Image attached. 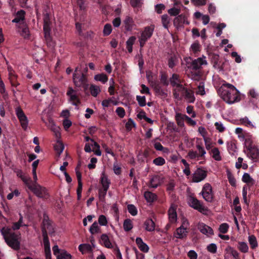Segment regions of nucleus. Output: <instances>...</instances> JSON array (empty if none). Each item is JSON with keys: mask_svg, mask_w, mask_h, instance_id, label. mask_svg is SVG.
Returning a JSON list of instances; mask_svg holds the SVG:
<instances>
[{"mask_svg": "<svg viewBox=\"0 0 259 259\" xmlns=\"http://www.w3.org/2000/svg\"><path fill=\"white\" fill-rule=\"evenodd\" d=\"M218 93L221 98L226 103L232 104L240 100L239 91L232 84L223 81L218 90Z\"/></svg>", "mask_w": 259, "mask_h": 259, "instance_id": "obj_1", "label": "nucleus"}, {"mask_svg": "<svg viewBox=\"0 0 259 259\" xmlns=\"http://www.w3.org/2000/svg\"><path fill=\"white\" fill-rule=\"evenodd\" d=\"M1 232L7 244L14 250H17L20 248V237L15 234L12 230L8 227H3Z\"/></svg>", "mask_w": 259, "mask_h": 259, "instance_id": "obj_2", "label": "nucleus"}, {"mask_svg": "<svg viewBox=\"0 0 259 259\" xmlns=\"http://www.w3.org/2000/svg\"><path fill=\"white\" fill-rule=\"evenodd\" d=\"M43 243L45 249L46 259H51V253L49 240L47 236V232L52 230V227L50 221L44 219L43 221Z\"/></svg>", "mask_w": 259, "mask_h": 259, "instance_id": "obj_3", "label": "nucleus"}, {"mask_svg": "<svg viewBox=\"0 0 259 259\" xmlns=\"http://www.w3.org/2000/svg\"><path fill=\"white\" fill-rule=\"evenodd\" d=\"M73 80L77 87H82L85 90L88 88V81L85 75L81 72H78L77 68L75 69L73 73Z\"/></svg>", "mask_w": 259, "mask_h": 259, "instance_id": "obj_4", "label": "nucleus"}, {"mask_svg": "<svg viewBox=\"0 0 259 259\" xmlns=\"http://www.w3.org/2000/svg\"><path fill=\"white\" fill-rule=\"evenodd\" d=\"M100 183L101 184L102 187L99 190V196L100 199L103 200L106 195L107 192L111 183L110 180L104 172H102L101 174Z\"/></svg>", "mask_w": 259, "mask_h": 259, "instance_id": "obj_5", "label": "nucleus"}, {"mask_svg": "<svg viewBox=\"0 0 259 259\" xmlns=\"http://www.w3.org/2000/svg\"><path fill=\"white\" fill-rule=\"evenodd\" d=\"M27 187L39 198L47 199L48 197L47 189L38 184H31L30 183V184L28 185Z\"/></svg>", "mask_w": 259, "mask_h": 259, "instance_id": "obj_6", "label": "nucleus"}, {"mask_svg": "<svg viewBox=\"0 0 259 259\" xmlns=\"http://www.w3.org/2000/svg\"><path fill=\"white\" fill-rule=\"evenodd\" d=\"M189 226L188 221L183 218L182 220L181 226L177 229L174 235V237L178 239H184L186 237L187 235V229Z\"/></svg>", "mask_w": 259, "mask_h": 259, "instance_id": "obj_7", "label": "nucleus"}, {"mask_svg": "<svg viewBox=\"0 0 259 259\" xmlns=\"http://www.w3.org/2000/svg\"><path fill=\"white\" fill-rule=\"evenodd\" d=\"M154 29V25L146 27L143 31L142 32L141 37L139 39L140 45L141 47H143L146 41L149 39Z\"/></svg>", "mask_w": 259, "mask_h": 259, "instance_id": "obj_8", "label": "nucleus"}, {"mask_svg": "<svg viewBox=\"0 0 259 259\" xmlns=\"http://www.w3.org/2000/svg\"><path fill=\"white\" fill-rule=\"evenodd\" d=\"M188 203L191 207L198 210L201 213L204 214L207 211V208L201 204L199 200L193 197H189L188 199Z\"/></svg>", "mask_w": 259, "mask_h": 259, "instance_id": "obj_9", "label": "nucleus"}, {"mask_svg": "<svg viewBox=\"0 0 259 259\" xmlns=\"http://www.w3.org/2000/svg\"><path fill=\"white\" fill-rule=\"evenodd\" d=\"M16 113L20 122L22 127L24 130H26L27 128L28 125V120L27 117L22 110L20 108H16Z\"/></svg>", "mask_w": 259, "mask_h": 259, "instance_id": "obj_10", "label": "nucleus"}, {"mask_svg": "<svg viewBox=\"0 0 259 259\" xmlns=\"http://www.w3.org/2000/svg\"><path fill=\"white\" fill-rule=\"evenodd\" d=\"M201 194L203 198L207 202H211L213 199L212 188L210 184H205L201 191Z\"/></svg>", "mask_w": 259, "mask_h": 259, "instance_id": "obj_11", "label": "nucleus"}, {"mask_svg": "<svg viewBox=\"0 0 259 259\" xmlns=\"http://www.w3.org/2000/svg\"><path fill=\"white\" fill-rule=\"evenodd\" d=\"M207 64L206 57L202 56L201 57L198 58L192 61L191 65L188 66L194 70H197L200 69L202 65H206Z\"/></svg>", "mask_w": 259, "mask_h": 259, "instance_id": "obj_12", "label": "nucleus"}, {"mask_svg": "<svg viewBox=\"0 0 259 259\" xmlns=\"http://www.w3.org/2000/svg\"><path fill=\"white\" fill-rule=\"evenodd\" d=\"M206 171L201 168H197L192 176V182L195 183L200 182L206 177Z\"/></svg>", "mask_w": 259, "mask_h": 259, "instance_id": "obj_13", "label": "nucleus"}, {"mask_svg": "<svg viewBox=\"0 0 259 259\" xmlns=\"http://www.w3.org/2000/svg\"><path fill=\"white\" fill-rule=\"evenodd\" d=\"M247 150H248L247 156L249 158L254 161H256L259 159V149L257 148L248 146L247 147Z\"/></svg>", "mask_w": 259, "mask_h": 259, "instance_id": "obj_14", "label": "nucleus"}, {"mask_svg": "<svg viewBox=\"0 0 259 259\" xmlns=\"http://www.w3.org/2000/svg\"><path fill=\"white\" fill-rule=\"evenodd\" d=\"M187 90V89L184 88L181 84L178 86H176L174 89V96L175 98L177 101H181L184 96Z\"/></svg>", "mask_w": 259, "mask_h": 259, "instance_id": "obj_15", "label": "nucleus"}, {"mask_svg": "<svg viewBox=\"0 0 259 259\" xmlns=\"http://www.w3.org/2000/svg\"><path fill=\"white\" fill-rule=\"evenodd\" d=\"M189 22L187 20V18L183 15H179L176 17L174 20V25L177 28L182 27L184 24H189Z\"/></svg>", "mask_w": 259, "mask_h": 259, "instance_id": "obj_16", "label": "nucleus"}, {"mask_svg": "<svg viewBox=\"0 0 259 259\" xmlns=\"http://www.w3.org/2000/svg\"><path fill=\"white\" fill-rule=\"evenodd\" d=\"M177 205L171 204L169 208L168 214L169 221L171 223H176L177 221V214L176 212Z\"/></svg>", "mask_w": 259, "mask_h": 259, "instance_id": "obj_17", "label": "nucleus"}, {"mask_svg": "<svg viewBox=\"0 0 259 259\" xmlns=\"http://www.w3.org/2000/svg\"><path fill=\"white\" fill-rule=\"evenodd\" d=\"M198 229L203 234L208 236H211L213 234L212 229L207 225L201 223H199L198 225Z\"/></svg>", "mask_w": 259, "mask_h": 259, "instance_id": "obj_18", "label": "nucleus"}, {"mask_svg": "<svg viewBox=\"0 0 259 259\" xmlns=\"http://www.w3.org/2000/svg\"><path fill=\"white\" fill-rule=\"evenodd\" d=\"M162 183V179L158 175L153 176L149 181V187L156 188Z\"/></svg>", "mask_w": 259, "mask_h": 259, "instance_id": "obj_19", "label": "nucleus"}, {"mask_svg": "<svg viewBox=\"0 0 259 259\" xmlns=\"http://www.w3.org/2000/svg\"><path fill=\"white\" fill-rule=\"evenodd\" d=\"M136 242L138 248L141 251L144 253H147L149 251V247L148 245L143 242L141 238L137 237L136 239Z\"/></svg>", "mask_w": 259, "mask_h": 259, "instance_id": "obj_20", "label": "nucleus"}, {"mask_svg": "<svg viewBox=\"0 0 259 259\" xmlns=\"http://www.w3.org/2000/svg\"><path fill=\"white\" fill-rule=\"evenodd\" d=\"M100 243L102 245L108 248H114V244H112L106 234H102L101 236Z\"/></svg>", "mask_w": 259, "mask_h": 259, "instance_id": "obj_21", "label": "nucleus"}, {"mask_svg": "<svg viewBox=\"0 0 259 259\" xmlns=\"http://www.w3.org/2000/svg\"><path fill=\"white\" fill-rule=\"evenodd\" d=\"M69 98L70 101H76L79 102V99L77 96L76 91L74 90L72 87H69L66 93Z\"/></svg>", "mask_w": 259, "mask_h": 259, "instance_id": "obj_22", "label": "nucleus"}, {"mask_svg": "<svg viewBox=\"0 0 259 259\" xmlns=\"http://www.w3.org/2000/svg\"><path fill=\"white\" fill-rule=\"evenodd\" d=\"M125 28L128 31H131L136 27V24L134 23L133 19L127 16L124 20Z\"/></svg>", "mask_w": 259, "mask_h": 259, "instance_id": "obj_23", "label": "nucleus"}, {"mask_svg": "<svg viewBox=\"0 0 259 259\" xmlns=\"http://www.w3.org/2000/svg\"><path fill=\"white\" fill-rule=\"evenodd\" d=\"M144 227L146 231L152 232L155 230V223L151 219H148L144 222Z\"/></svg>", "mask_w": 259, "mask_h": 259, "instance_id": "obj_24", "label": "nucleus"}, {"mask_svg": "<svg viewBox=\"0 0 259 259\" xmlns=\"http://www.w3.org/2000/svg\"><path fill=\"white\" fill-rule=\"evenodd\" d=\"M183 97L185 98L187 102L189 103H194L195 100L194 93L190 90H187Z\"/></svg>", "mask_w": 259, "mask_h": 259, "instance_id": "obj_25", "label": "nucleus"}, {"mask_svg": "<svg viewBox=\"0 0 259 259\" xmlns=\"http://www.w3.org/2000/svg\"><path fill=\"white\" fill-rule=\"evenodd\" d=\"M50 127L51 130L55 133L56 137H60V128L57 126L54 121L52 119L49 120Z\"/></svg>", "mask_w": 259, "mask_h": 259, "instance_id": "obj_26", "label": "nucleus"}, {"mask_svg": "<svg viewBox=\"0 0 259 259\" xmlns=\"http://www.w3.org/2000/svg\"><path fill=\"white\" fill-rule=\"evenodd\" d=\"M93 248H94L89 244H81L78 246L79 250L83 254L92 251Z\"/></svg>", "mask_w": 259, "mask_h": 259, "instance_id": "obj_27", "label": "nucleus"}, {"mask_svg": "<svg viewBox=\"0 0 259 259\" xmlns=\"http://www.w3.org/2000/svg\"><path fill=\"white\" fill-rule=\"evenodd\" d=\"M17 175L20 177L23 182L26 184L27 186L31 183V179L30 178L25 176L21 170H18L16 171Z\"/></svg>", "mask_w": 259, "mask_h": 259, "instance_id": "obj_28", "label": "nucleus"}, {"mask_svg": "<svg viewBox=\"0 0 259 259\" xmlns=\"http://www.w3.org/2000/svg\"><path fill=\"white\" fill-rule=\"evenodd\" d=\"M54 148L56 152L57 153L58 156H60L64 149V146L62 142L59 140H58L54 145Z\"/></svg>", "mask_w": 259, "mask_h": 259, "instance_id": "obj_29", "label": "nucleus"}, {"mask_svg": "<svg viewBox=\"0 0 259 259\" xmlns=\"http://www.w3.org/2000/svg\"><path fill=\"white\" fill-rule=\"evenodd\" d=\"M25 12L23 10L18 11L16 18L12 20L13 23H19L24 19Z\"/></svg>", "mask_w": 259, "mask_h": 259, "instance_id": "obj_30", "label": "nucleus"}, {"mask_svg": "<svg viewBox=\"0 0 259 259\" xmlns=\"http://www.w3.org/2000/svg\"><path fill=\"white\" fill-rule=\"evenodd\" d=\"M144 197L148 202H153L156 199V195L151 192L146 191L144 193Z\"/></svg>", "mask_w": 259, "mask_h": 259, "instance_id": "obj_31", "label": "nucleus"}, {"mask_svg": "<svg viewBox=\"0 0 259 259\" xmlns=\"http://www.w3.org/2000/svg\"><path fill=\"white\" fill-rule=\"evenodd\" d=\"M242 180L244 183L248 185H253L254 183V180L251 177L248 173H244L242 176Z\"/></svg>", "mask_w": 259, "mask_h": 259, "instance_id": "obj_32", "label": "nucleus"}, {"mask_svg": "<svg viewBox=\"0 0 259 259\" xmlns=\"http://www.w3.org/2000/svg\"><path fill=\"white\" fill-rule=\"evenodd\" d=\"M89 231L91 234L93 235L100 232V227L98 223L95 222L91 226Z\"/></svg>", "mask_w": 259, "mask_h": 259, "instance_id": "obj_33", "label": "nucleus"}, {"mask_svg": "<svg viewBox=\"0 0 259 259\" xmlns=\"http://www.w3.org/2000/svg\"><path fill=\"white\" fill-rule=\"evenodd\" d=\"M179 78V75L174 74L170 79V84L172 85L174 89L176 86H178L181 84V82Z\"/></svg>", "mask_w": 259, "mask_h": 259, "instance_id": "obj_34", "label": "nucleus"}, {"mask_svg": "<svg viewBox=\"0 0 259 259\" xmlns=\"http://www.w3.org/2000/svg\"><path fill=\"white\" fill-rule=\"evenodd\" d=\"M90 90L91 95L94 97H96L101 92L100 87L94 84L90 86Z\"/></svg>", "mask_w": 259, "mask_h": 259, "instance_id": "obj_35", "label": "nucleus"}, {"mask_svg": "<svg viewBox=\"0 0 259 259\" xmlns=\"http://www.w3.org/2000/svg\"><path fill=\"white\" fill-rule=\"evenodd\" d=\"M94 79L96 81H100L103 83H105L108 80V77L106 74L101 73L95 75Z\"/></svg>", "mask_w": 259, "mask_h": 259, "instance_id": "obj_36", "label": "nucleus"}, {"mask_svg": "<svg viewBox=\"0 0 259 259\" xmlns=\"http://www.w3.org/2000/svg\"><path fill=\"white\" fill-rule=\"evenodd\" d=\"M226 253L232 255L235 259H239L238 252L232 247L228 246L225 249Z\"/></svg>", "mask_w": 259, "mask_h": 259, "instance_id": "obj_37", "label": "nucleus"}, {"mask_svg": "<svg viewBox=\"0 0 259 259\" xmlns=\"http://www.w3.org/2000/svg\"><path fill=\"white\" fill-rule=\"evenodd\" d=\"M212 158L217 160L220 161L222 159L220 155V152L218 148H214L211 150Z\"/></svg>", "mask_w": 259, "mask_h": 259, "instance_id": "obj_38", "label": "nucleus"}, {"mask_svg": "<svg viewBox=\"0 0 259 259\" xmlns=\"http://www.w3.org/2000/svg\"><path fill=\"white\" fill-rule=\"evenodd\" d=\"M179 62V57L176 55L171 56L168 60V66L172 68Z\"/></svg>", "mask_w": 259, "mask_h": 259, "instance_id": "obj_39", "label": "nucleus"}, {"mask_svg": "<svg viewBox=\"0 0 259 259\" xmlns=\"http://www.w3.org/2000/svg\"><path fill=\"white\" fill-rule=\"evenodd\" d=\"M123 229L125 231L128 232L132 229L133 225L132 221L130 219L125 220L123 224Z\"/></svg>", "mask_w": 259, "mask_h": 259, "instance_id": "obj_40", "label": "nucleus"}, {"mask_svg": "<svg viewBox=\"0 0 259 259\" xmlns=\"http://www.w3.org/2000/svg\"><path fill=\"white\" fill-rule=\"evenodd\" d=\"M248 242L252 249L256 248L258 246L256 238L253 235H251L248 237Z\"/></svg>", "mask_w": 259, "mask_h": 259, "instance_id": "obj_41", "label": "nucleus"}, {"mask_svg": "<svg viewBox=\"0 0 259 259\" xmlns=\"http://www.w3.org/2000/svg\"><path fill=\"white\" fill-rule=\"evenodd\" d=\"M240 121L241 124L245 125L246 126L250 127L252 128H255V126L252 123V122L249 120L247 117H244L240 119Z\"/></svg>", "mask_w": 259, "mask_h": 259, "instance_id": "obj_42", "label": "nucleus"}, {"mask_svg": "<svg viewBox=\"0 0 259 259\" xmlns=\"http://www.w3.org/2000/svg\"><path fill=\"white\" fill-rule=\"evenodd\" d=\"M238 248L240 251L243 253L247 252L249 249L247 243L244 242H239L238 243Z\"/></svg>", "mask_w": 259, "mask_h": 259, "instance_id": "obj_43", "label": "nucleus"}, {"mask_svg": "<svg viewBox=\"0 0 259 259\" xmlns=\"http://www.w3.org/2000/svg\"><path fill=\"white\" fill-rule=\"evenodd\" d=\"M20 217L19 220L18 222L14 223L12 226V229L13 230H18L20 227L23 226H25L23 224V217L21 214H20Z\"/></svg>", "mask_w": 259, "mask_h": 259, "instance_id": "obj_44", "label": "nucleus"}, {"mask_svg": "<svg viewBox=\"0 0 259 259\" xmlns=\"http://www.w3.org/2000/svg\"><path fill=\"white\" fill-rule=\"evenodd\" d=\"M70 254L67 252L65 250H62L60 254L57 255V259H71Z\"/></svg>", "mask_w": 259, "mask_h": 259, "instance_id": "obj_45", "label": "nucleus"}, {"mask_svg": "<svg viewBox=\"0 0 259 259\" xmlns=\"http://www.w3.org/2000/svg\"><path fill=\"white\" fill-rule=\"evenodd\" d=\"M227 148L229 152L231 154H234L236 151V146L233 142L227 143Z\"/></svg>", "mask_w": 259, "mask_h": 259, "instance_id": "obj_46", "label": "nucleus"}, {"mask_svg": "<svg viewBox=\"0 0 259 259\" xmlns=\"http://www.w3.org/2000/svg\"><path fill=\"white\" fill-rule=\"evenodd\" d=\"M44 30L45 32V36L47 40L50 39V28L48 22L46 20H45L44 25Z\"/></svg>", "mask_w": 259, "mask_h": 259, "instance_id": "obj_47", "label": "nucleus"}, {"mask_svg": "<svg viewBox=\"0 0 259 259\" xmlns=\"http://www.w3.org/2000/svg\"><path fill=\"white\" fill-rule=\"evenodd\" d=\"M197 150V153L200 157H203L206 154V151L204 148L200 144H197L196 146Z\"/></svg>", "mask_w": 259, "mask_h": 259, "instance_id": "obj_48", "label": "nucleus"}, {"mask_svg": "<svg viewBox=\"0 0 259 259\" xmlns=\"http://www.w3.org/2000/svg\"><path fill=\"white\" fill-rule=\"evenodd\" d=\"M127 210L128 212L133 216H135L138 213L137 209L133 204H128Z\"/></svg>", "mask_w": 259, "mask_h": 259, "instance_id": "obj_49", "label": "nucleus"}, {"mask_svg": "<svg viewBox=\"0 0 259 259\" xmlns=\"http://www.w3.org/2000/svg\"><path fill=\"white\" fill-rule=\"evenodd\" d=\"M161 21L163 26L165 28H168V24L170 22L169 17L167 15H163L161 16Z\"/></svg>", "mask_w": 259, "mask_h": 259, "instance_id": "obj_50", "label": "nucleus"}, {"mask_svg": "<svg viewBox=\"0 0 259 259\" xmlns=\"http://www.w3.org/2000/svg\"><path fill=\"white\" fill-rule=\"evenodd\" d=\"M98 222L101 226H106L108 224L107 219L104 215H100L99 217Z\"/></svg>", "mask_w": 259, "mask_h": 259, "instance_id": "obj_51", "label": "nucleus"}, {"mask_svg": "<svg viewBox=\"0 0 259 259\" xmlns=\"http://www.w3.org/2000/svg\"><path fill=\"white\" fill-rule=\"evenodd\" d=\"M153 162L156 165L161 166L165 163V161L163 158L161 157H158L154 159L153 161Z\"/></svg>", "mask_w": 259, "mask_h": 259, "instance_id": "obj_52", "label": "nucleus"}, {"mask_svg": "<svg viewBox=\"0 0 259 259\" xmlns=\"http://www.w3.org/2000/svg\"><path fill=\"white\" fill-rule=\"evenodd\" d=\"M112 27L110 24H106L103 29V34L105 36L109 35L112 32Z\"/></svg>", "mask_w": 259, "mask_h": 259, "instance_id": "obj_53", "label": "nucleus"}, {"mask_svg": "<svg viewBox=\"0 0 259 259\" xmlns=\"http://www.w3.org/2000/svg\"><path fill=\"white\" fill-rule=\"evenodd\" d=\"M187 113L190 115L191 118H195L196 116V114L194 111V108L192 106H188L186 108Z\"/></svg>", "mask_w": 259, "mask_h": 259, "instance_id": "obj_54", "label": "nucleus"}, {"mask_svg": "<svg viewBox=\"0 0 259 259\" xmlns=\"http://www.w3.org/2000/svg\"><path fill=\"white\" fill-rule=\"evenodd\" d=\"M197 94L204 95L205 94L204 90V84L203 82H200L198 86V90L196 92Z\"/></svg>", "mask_w": 259, "mask_h": 259, "instance_id": "obj_55", "label": "nucleus"}, {"mask_svg": "<svg viewBox=\"0 0 259 259\" xmlns=\"http://www.w3.org/2000/svg\"><path fill=\"white\" fill-rule=\"evenodd\" d=\"M227 177L230 184L232 186H235L236 185V180L233 175L229 171H227Z\"/></svg>", "mask_w": 259, "mask_h": 259, "instance_id": "obj_56", "label": "nucleus"}, {"mask_svg": "<svg viewBox=\"0 0 259 259\" xmlns=\"http://www.w3.org/2000/svg\"><path fill=\"white\" fill-rule=\"evenodd\" d=\"M136 126V123L131 118L128 119L127 122L125 124L126 128L127 130H131L133 127Z\"/></svg>", "mask_w": 259, "mask_h": 259, "instance_id": "obj_57", "label": "nucleus"}, {"mask_svg": "<svg viewBox=\"0 0 259 259\" xmlns=\"http://www.w3.org/2000/svg\"><path fill=\"white\" fill-rule=\"evenodd\" d=\"M137 100L140 106L143 107L146 105V98L145 96H137Z\"/></svg>", "mask_w": 259, "mask_h": 259, "instance_id": "obj_58", "label": "nucleus"}, {"mask_svg": "<svg viewBox=\"0 0 259 259\" xmlns=\"http://www.w3.org/2000/svg\"><path fill=\"white\" fill-rule=\"evenodd\" d=\"M229 229V225L227 223L222 224L219 227V231L223 234L226 233Z\"/></svg>", "mask_w": 259, "mask_h": 259, "instance_id": "obj_59", "label": "nucleus"}, {"mask_svg": "<svg viewBox=\"0 0 259 259\" xmlns=\"http://www.w3.org/2000/svg\"><path fill=\"white\" fill-rule=\"evenodd\" d=\"M168 12L169 14L171 16H175L178 15L180 13V9L177 8H172L168 10Z\"/></svg>", "mask_w": 259, "mask_h": 259, "instance_id": "obj_60", "label": "nucleus"}, {"mask_svg": "<svg viewBox=\"0 0 259 259\" xmlns=\"http://www.w3.org/2000/svg\"><path fill=\"white\" fill-rule=\"evenodd\" d=\"M188 156L192 159L199 158L200 157L197 151L191 150L189 152Z\"/></svg>", "mask_w": 259, "mask_h": 259, "instance_id": "obj_61", "label": "nucleus"}, {"mask_svg": "<svg viewBox=\"0 0 259 259\" xmlns=\"http://www.w3.org/2000/svg\"><path fill=\"white\" fill-rule=\"evenodd\" d=\"M116 113L120 118H123L125 114L124 109L122 107H117L116 109Z\"/></svg>", "mask_w": 259, "mask_h": 259, "instance_id": "obj_62", "label": "nucleus"}, {"mask_svg": "<svg viewBox=\"0 0 259 259\" xmlns=\"http://www.w3.org/2000/svg\"><path fill=\"white\" fill-rule=\"evenodd\" d=\"M214 125L215 128L218 130L220 132H223L225 130V127L224 126L223 123L221 122H216L214 123Z\"/></svg>", "mask_w": 259, "mask_h": 259, "instance_id": "obj_63", "label": "nucleus"}, {"mask_svg": "<svg viewBox=\"0 0 259 259\" xmlns=\"http://www.w3.org/2000/svg\"><path fill=\"white\" fill-rule=\"evenodd\" d=\"M207 249L210 252L214 253L217 251V246L215 244L211 243L208 245Z\"/></svg>", "mask_w": 259, "mask_h": 259, "instance_id": "obj_64", "label": "nucleus"}]
</instances>
